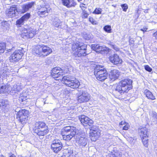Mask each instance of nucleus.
Masks as SVG:
<instances>
[{
    "label": "nucleus",
    "mask_w": 157,
    "mask_h": 157,
    "mask_svg": "<svg viewBox=\"0 0 157 157\" xmlns=\"http://www.w3.org/2000/svg\"><path fill=\"white\" fill-rule=\"evenodd\" d=\"M132 88V80L128 78H124L116 84L112 93L116 98L122 100L124 98L123 94L128 93Z\"/></svg>",
    "instance_id": "obj_1"
},
{
    "label": "nucleus",
    "mask_w": 157,
    "mask_h": 157,
    "mask_svg": "<svg viewBox=\"0 0 157 157\" xmlns=\"http://www.w3.org/2000/svg\"><path fill=\"white\" fill-rule=\"evenodd\" d=\"M73 56L75 57H85L88 55L87 45L84 43L77 41L73 44L71 47Z\"/></svg>",
    "instance_id": "obj_2"
},
{
    "label": "nucleus",
    "mask_w": 157,
    "mask_h": 157,
    "mask_svg": "<svg viewBox=\"0 0 157 157\" xmlns=\"http://www.w3.org/2000/svg\"><path fill=\"white\" fill-rule=\"evenodd\" d=\"M33 53L40 57L44 58L52 52V49L47 45L44 44L37 45L32 50Z\"/></svg>",
    "instance_id": "obj_3"
},
{
    "label": "nucleus",
    "mask_w": 157,
    "mask_h": 157,
    "mask_svg": "<svg viewBox=\"0 0 157 157\" xmlns=\"http://www.w3.org/2000/svg\"><path fill=\"white\" fill-rule=\"evenodd\" d=\"M94 75L98 82H103L107 79L108 73L103 65H96L94 69Z\"/></svg>",
    "instance_id": "obj_4"
},
{
    "label": "nucleus",
    "mask_w": 157,
    "mask_h": 157,
    "mask_svg": "<svg viewBox=\"0 0 157 157\" xmlns=\"http://www.w3.org/2000/svg\"><path fill=\"white\" fill-rule=\"evenodd\" d=\"M61 81L65 86L73 89L78 88L80 84L78 79L75 78H71V76L69 75L63 76Z\"/></svg>",
    "instance_id": "obj_5"
},
{
    "label": "nucleus",
    "mask_w": 157,
    "mask_h": 157,
    "mask_svg": "<svg viewBox=\"0 0 157 157\" xmlns=\"http://www.w3.org/2000/svg\"><path fill=\"white\" fill-rule=\"evenodd\" d=\"M34 125V132L39 136H44L49 132L48 127L43 122L40 121H36Z\"/></svg>",
    "instance_id": "obj_6"
},
{
    "label": "nucleus",
    "mask_w": 157,
    "mask_h": 157,
    "mask_svg": "<svg viewBox=\"0 0 157 157\" xmlns=\"http://www.w3.org/2000/svg\"><path fill=\"white\" fill-rule=\"evenodd\" d=\"M62 132L63 139L66 140H69L75 134L76 128L74 126H67L62 129Z\"/></svg>",
    "instance_id": "obj_7"
},
{
    "label": "nucleus",
    "mask_w": 157,
    "mask_h": 157,
    "mask_svg": "<svg viewBox=\"0 0 157 157\" xmlns=\"http://www.w3.org/2000/svg\"><path fill=\"white\" fill-rule=\"evenodd\" d=\"M51 9L46 5H40L36 10V13L40 18H44L48 16Z\"/></svg>",
    "instance_id": "obj_8"
},
{
    "label": "nucleus",
    "mask_w": 157,
    "mask_h": 157,
    "mask_svg": "<svg viewBox=\"0 0 157 157\" xmlns=\"http://www.w3.org/2000/svg\"><path fill=\"white\" fill-rule=\"evenodd\" d=\"M36 30L33 29L23 28L21 31L20 35L23 38L31 39L36 34Z\"/></svg>",
    "instance_id": "obj_9"
},
{
    "label": "nucleus",
    "mask_w": 157,
    "mask_h": 157,
    "mask_svg": "<svg viewBox=\"0 0 157 157\" xmlns=\"http://www.w3.org/2000/svg\"><path fill=\"white\" fill-rule=\"evenodd\" d=\"M18 13L17 5H16L10 6L5 11V14L8 18H13L16 16Z\"/></svg>",
    "instance_id": "obj_10"
},
{
    "label": "nucleus",
    "mask_w": 157,
    "mask_h": 157,
    "mask_svg": "<svg viewBox=\"0 0 157 157\" xmlns=\"http://www.w3.org/2000/svg\"><path fill=\"white\" fill-rule=\"evenodd\" d=\"M24 54L23 49L16 50L10 56L9 60L10 62H16L22 58Z\"/></svg>",
    "instance_id": "obj_11"
},
{
    "label": "nucleus",
    "mask_w": 157,
    "mask_h": 157,
    "mask_svg": "<svg viewBox=\"0 0 157 157\" xmlns=\"http://www.w3.org/2000/svg\"><path fill=\"white\" fill-rule=\"evenodd\" d=\"M64 74L63 70L61 68L57 67L53 68L50 73L51 76L56 80H58L57 78H61Z\"/></svg>",
    "instance_id": "obj_12"
},
{
    "label": "nucleus",
    "mask_w": 157,
    "mask_h": 157,
    "mask_svg": "<svg viewBox=\"0 0 157 157\" xmlns=\"http://www.w3.org/2000/svg\"><path fill=\"white\" fill-rule=\"evenodd\" d=\"M29 114V112L25 109L19 110L17 112V116L20 122L23 124H25L28 119V115Z\"/></svg>",
    "instance_id": "obj_13"
},
{
    "label": "nucleus",
    "mask_w": 157,
    "mask_h": 157,
    "mask_svg": "<svg viewBox=\"0 0 157 157\" xmlns=\"http://www.w3.org/2000/svg\"><path fill=\"white\" fill-rule=\"evenodd\" d=\"M109 60L110 62L113 65L118 66L121 65L123 63L122 59L117 53H114L109 56Z\"/></svg>",
    "instance_id": "obj_14"
},
{
    "label": "nucleus",
    "mask_w": 157,
    "mask_h": 157,
    "mask_svg": "<svg viewBox=\"0 0 157 157\" xmlns=\"http://www.w3.org/2000/svg\"><path fill=\"white\" fill-rule=\"evenodd\" d=\"M147 131L148 129L145 127L141 128L139 130V133L141 138L143 144L146 147H147L148 144Z\"/></svg>",
    "instance_id": "obj_15"
},
{
    "label": "nucleus",
    "mask_w": 157,
    "mask_h": 157,
    "mask_svg": "<svg viewBox=\"0 0 157 157\" xmlns=\"http://www.w3.org/2000/svg\"><path fill=\"white\" fill-rule=\"evenodd\" d=\"M92 127L89 128L90 129V136L92 141H95L100 135V133L96 126L93 125Z\"/></svg>",
    "instance_id": "obj_16"
},
{
    "label": "nucleus",
    "mask_w": 157,
    "mask_h": 157,
    "mask_svg": "<svg viewBox=\"0 0 157 157\" xmlns=\"http://www.w3.org/2000/svg\"><path fill=\"white\" fill-rule=\"evenodd\" d=\"M62 148V144L59 139H55L52 142L51 144V148L55 153H57Z\"/></svg>",
    "instance_id": "obj_17"
},
{
    "label": "nucleus",
    "mask_w": 157,
    "mask_h": 157,
    "mask_svg": "<svg viewBox=\"0 0 157 157\" xmlns=\"http://www.w3.org/2000/svg\"><path fill=\"white\" fill-rule=\"evenodd\" d=\"M79 119L82 124L84 126H87L88 128H92L94 125L93 121L84 115H81L79 117Z\"/></svg>",
    "instance_id": "obj_18"
},
{
    "label": "nucleus",
    "mask_w": 157,
    "mask_h": 157,
    "mask_svg": "<svg viewBox=\"0 0 157 157\" xmlns=\"http://www.w3.org/2000/svg\"><path fill=\"white\" fill-rule=\"evenodd\" d=\"M120 75V72L117 70H113L111 71L109 75V81L113 82L118 79Z\"/></svg>",
    "instance_id": "obj_19"
},
{
    "label": "nucleus",
    "mask_w": 157,
    "mask_h": 157,
    "mask_svg": "<svg viewBox=\"0 0 157 157\" xmlns=\"http://www.w3.org/2000/svg\"><path fill=\"white\" fill-rule=\"evenodd\" d=\"M91 48L97 52L102 54L106 52L105 47L100 45L99 44H93L91 45Z\"/></svg>",
    "instance_id": "obj_20"
},
{
    "label": "nucleus",
    "mask_w": 157,
    "mask_h": 157,
    "mask_svg": "<svg viewBox=\"0 0 157 157\" xmlns=\"http://www.w3.org/2000/svg\"><path fill=\"white\" fill-rule=\"evenodd\" d=\"M62 4L67 8L75 7L77 3L75 0H61Z\"/></svg>",
    "instance_id": "obj_21"
},
{
    "label": "nucleus",
    "mask_w": 157,
    "mask_h": 157,
    "mask_svg": "<svg viewBox=\"0 0 157 157\" xmlns=\"http://www.w3.org/2000/svg\"><path fill=\"white\" fill-rule=\"evenodd\" d=\"M90 98V95L85 92H82L81 94L78 97L77 101L78 103H82L89 101Z\"/></svg>",
    "instance_id": "obj_22"
},
{
    "label": "nucleus",
    "mask_w": 157,
    "mask_h": 157,
    "mask_svg": "<svg viewBox=\"0 0 157 157\" xmlns=\"http://www.w3.org/2000/svg\"><path fill=\"white\" fill-rule=\"evenodd\" d=\"M34 3V2H31L27 4L23 5L21 7L22 9L21 11V13H24L26 12L33 6Z\"/></svg>",
    "instance_id": "obj_23"
},
{
    "label": "nucleus",
    "mask_w": 157,
    "mask_h": 157,
    "mask_svg": "<svg viewBox=\"0 0 157 157\" xmlns=\"http://www.w3.org/2000/svg\"><path fill=\"white\" fill-rule=\"evenodd\" d=\"M144 94L148 99L153 100L156 99L155 97L152 93L147 89L144 90Z\"/></svg>",
    "instance_id": "obj_24"
},
{
    "label": "nucleus",
    "mask_w": 157,
    "mask_h": 157,
    "mask_svg": "<svg viewBox=\"0 0 157 157\" xmlns=\"http://www.w3.org/2000/svg\"><path fill=\"white\" fill-rule=\"evenodd\" d=\"M9 86L8 85H5L0 87V93L3 94L8 93L9 90Z\"/></svg>",
    "instance_id": "obj_25"
},
{
    "label": "nucleus",
    "mask_w": 157,
    "mask_h": 157,
    "mask_svg": "<svg viewBox=\"0 0 157 157\" xmlns=\"http://www.w3.org/2000/svg\"><path fill=\"white\" fill-rule=\"evenodd\" d=\"M6 43L3 41L0 42V55L3 53L6 49Z\"/></svg>",
    "instance_id": "obj_26"
},
{
    "label": "nucleus",
    "mask_w": 157,
    "mask_h": 157,
    "mask_svg": "<svg viewBox=\"0 0 157 157\" xmlns=\"http://www.w3.org/2000/svg\"><path fill=\"white\" fill-rule=\"evenodd\" d=\"M87 143V139L86 138L81 137L78 141L79 145L81 146H85Z\"/></svg>",
    "instance_id": "obj_27"
},
{
    "label": "nucleus",
    "mask_w": 157,
    "mask_h": 157,
    "mask_svg": "<svg viewBox=\"0 0 157 157\" xmlns=\"http://www.w3.org/2000/svg\"><path fill=\"white\" fill-rule=\"evenodd\" d=\"M24 22L22 19L21 17L16 21V25L18 28H19L24 24Z\"/></svg>",
    "instance_id": "obj_28"
},
{
    "label": "nucleus",
    "mask_w": 157,
    "mask_h": 157,
    "mask_svg": "<svg viewBox=\"0 0 157 157\" xmlns=\"http://www.w3.org/2000/svg\"><path fill=\"white\" fill-rule=\"evenodd\" d=\"M31 14L30 13H27L22 16L21 18L22 19L23 21H27L30 18Z\"/></svg>",
    "instance_id": "obj_29"
},
{
    "label": "nucleus",
    "mask_w": 157,
    "mask_h": 157,
    "mask_svg": "<svg viewBox=\"0 0 157 157\" xmlns=\"http://www.w3.org/2000/svg\"><path fill=\"white\" fill-rule=\"evenodd\" d=\"M88 20L93 25H96L98 24L97 21L93 16H90L89 17Z\"/></svg>",
    "instance_id": "obj_30"
},
{
    "label": "nucleus",
    "mask_w": 157,
    "mask_h": 157,
    "mask_svg": "<svg viewBox=\"0 0 157 157\" xmlns=\"http://www.w3.org/2000/svg\"><path fill=\"white\" fill-rule=\"evenodd\" d=\"M103 29L106 32L110 33L112 32L111 26L109 25H106L103 27Z\"/></svg>",
    "instance_id": "obj_31"
},
{
    "label": "nucleus",
    "mask_w": 157,
    "mask_h": 157,
    "mask_svg": "<svg viewBox=\"0 0 157 157\" xmlns=\"http://www.w3.org/2000/svg\"><path fill=\"white\" fill-rule=\"evenodd\" d=\"M102 9L100 8H96L93 12V13L95 14H101Z\"/></svg>",
    "instance_id": "obj_32"
},
{
    "label": "nucleus",
    "mask_w": 157,
    "mask_h": 157,
    "mask_svg": "<svg viewBox=\"0 0 157 157\" xmlns=\"http://www.w3.org/2000/svg\"><path fill=\"white\" fill-rule=\"evenodd\" d=\"M64 153L66 154V155H65V157H68L70 156L71 154L73 153V152L72 150L67 149L65 150Z\"/></svg>",
    "instance_id": "obj_33"
},
{
    "label": "nucleus",
    "mask_w": 157,
    "mask_h": 157,
    "mask_svg": "<svg viewBox=\"0 0 157 157\" xmlns=\"http://www.w3.org/2000/svg\"><path fill=\"white\" fill-rule=\"evenodd\" d=\"M89 15V14L86 11L83 10L82 11L81 17L82 19H86L88 17Z\"/></svg>",
    "instance_id": "obj_34"
},
{
    "label": "nucleus",
    "mask_w": 157,
    "mask_h": 157,
    "mask_svg": "<svg viewBox=\"0 0 157 157\" xmlns=\"http://www.w3.org/2000/svg\"><path fill=\"white\" fill-rule=\"evenodd\" d=\"M6 102H7V101H5L3 99L0 100V108L1 107H5L7 105V103Z\"/></svg>",
    "instance_id": "obj_35"
},
{
    "label": "nucleus",
    "mask_w": 157,
    "mask_h": 157,
    "mask_svg": "<svg viewBox=\"0 0 157 157\" xmlns=\"http://www.w3.org/2000/svg\"><path fill=\"white\" fill-rule=\"evenodd\" d=\"M26 99V96L24 95L23 94H21L20 95L18 100L20 102H22L25 101Z\"/></svg>",
    "instance_id": "obj_36"
},
{
    "label": "nucleus",
    "mask_w": 157,
    "mask_h": 157,
    "mask_svg": "<svg viewBox=\"0 0 157 157\" xmlns=\"http://www.w3.org/2000/svg\"><path fill=\"white\" fill-rule=\"evenodd\" d=\"M120 157V154L118 153L112 152L108 157Z\"/></svg>",
    "instance_id": "obj_37"
},
{
    "label": "nucleus",
    "mask_w": 157,
    "mask_h": 157,
    "mask_svg": "<svg viewBox=\"0 0 157 157\" xmlns=\"http://www.w3.org/2000/svg\"><path fill=\"white\" fill-rule=\"evenodd\" d=\"M123 10L124 12H126L128 8V6L127 4H123L121 5Z\"/></svg>",
    "instance_id": "obj_38"
},
{
    "label": "nucleus",
    "mask_w": 157,
    "mask_h": 157,
    "mask_svg": "<svg viewBox=\"0 0 157 157\" xmlns=\"http://www.w3.org/2000/svg\"><path fill=\"white\" fill-rule=\"evenodd\" d=\"M145 69L147 71L150 72L152 71V69L148 65L144 66Z\"/></svg>",
    "instance_id": "obj_39"
},
{
    "label": "nucleus",
    "mask_w": 157,
    "mask_h": 157,
    "mask_svg": "<svg viewBox=\"0 0 157 157\" xmlns=\"http://www.w3.org/2000/svg\"><path fill=\"white\" fill-rule=\"evenodd\" d=\"M79 7L82 10V11H83V10H85V9L87 8L85 4L83 3H81L80 4Z\"/></svg>",
    "instance_id": "obj_40"
},
{
    "label": "nucleus",
    "mask_w": 157,
    "mask_h": 157,
    "mask_svg": "<svg viewBox=\"0 0 157 157\" xmlns=\"http://www.w3.org/2000/svg\"><path fill=\"white\" fill-rule=\"evenodd\" d=\"M129 126V125L128 124H127L125 126L123 127V129L125 130H127Z\"/></svg>",
    "instance_id": "obj_41"
},
{
    "label": "nucleus",
    "mask_w": 157,
    "mask_h": 157,
    "mask_svg": "<svg viewBox=\"0 0 157 157\" xmlns=\"http://www.w3.org/2000/svg\"><path fill=\"white\" fill-rule=\"evenodd\" d=\"M151 116L155 118H157V114L155 112H152L151 113Z\"/></svg>",
    "instance_id": "obj_42"
},
{
    "label": "nucleus",
    "mask_w": 157,
    "mask_h": 157,
    "mask_svg": "<svg viewBox=\"0 0 157 157\" xmlns=\"http://www.w3.org/2000/svg\"><path fill=\"white\" fill-rule=\"evenodd\" d=\"M153 36L155 38V39L157 40V30L153 33Z\"/></svg>",
    "instance_id": "obj_43"
},
{
    "label": "nucleus",
    "mask_w": 157,
    "mask_h": 157,
    "mask_svg": "<svg viewBox=\"0 0 157 157\" xmlns=\"http://www.w3.org/2000/svg\"><path fill=\"white\" fill-rule=\"evenodd\" d=\"M147 28L146 27H144L143 29H141L140 30L142 31L143 33H144L147 31Z\"/></svg>",
    "instance_id": "obj_44"
},
{
    "label": "nucleus",
    "mask_w": 157,
    "mask_h": 157,
    "mask_svg": "<svg viewBox=\"0 0 157 157\" xmlns=\"http://www.w3.org/2000/svg\"><path fill=\"white\" fill-rule=\"evenodd\" d=\"M9 157H16L15 155L13 154H12L10 155H9Z\"/></svg>",
    "instance_id": "obj_45"
},
{
    "label": "nucleus",
    "mask_w": 157,
    "mask_h": 157,
    "mask_svg": "<svg viewBox=\"0 0 157 157\" xmlns=\"http://www.w3.org/2000/svg\"><path fill=\"white\" fill-rule=\"evenodd\" d=\"M124 123H125L124 121H122L120 123V125H122L123 124H124Z\"/></svg>",
    "instance_id": "obj_46"
},
{
    "label": "nucleus",
    "mask_w": 157,
    "mask_h": 157,
    "mask_svg": "<svg viewBox=\"0 0 157 157\" xmlns=\"http://www.w3.org/2000/svg\"><path fill=\"white\" fill-rule=\"evenodd\" d=\"M0 157H5L3 155H0Z\"/></svg>",
    "instance_id": "obj_47"
},
{
    "label": "nucleus",
    "mask_w": 157,
    "mask_h": 157,
    "mask_svg": "<svg viewBox=\"0 0 157 157\" xmlns=\"http://www.w3.org/2000/svg\"><path fill=\"white\" fill-rule=\"evenodd\" d=\"M156 119H157V118H156Z\"/></svg>",
    "instance_id": "obj_48"
}]
</instances>
